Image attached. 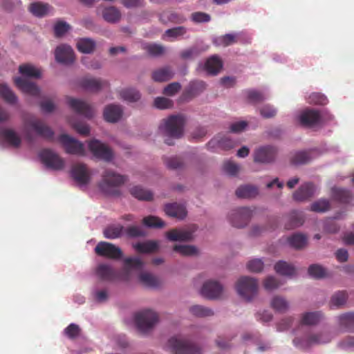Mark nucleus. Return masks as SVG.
Returning a JSON list of instances; mask_svg holds the SVG:
<instances>
[{"mask_svg":"<svg viewBox=\"0 0 354 354\" xmlns=\"http://www.w3.org/2000/svg\"><path fill=\"white\" fill-rule=\"evenodd\" d=\"M194 226L189 229H172L166 232L167 239L171 241H189L193 239Z\"/></svg>","mask_w":354,"mask_h":354,"instance_id":"obj_17","label":"nucleus"},{"mask_svg":"<svg viewBox=\"0 0 354 354\" xmlns=\"http://www.w3.org/2000/svg\"><path fill=\"white\" fill-rule=\"evenodd\" d=\"M186 120L183 115H171L162 119L159 127L160 133L165 138L167 145H173V139H179L184 134Z\"/></svg>","mask_w":354,"mask_h":354,"instance_id":"obj_1","label":"nucleus"},{"mask_svg":"<svg viewBox=\"0 0 354 354\" xmlns=\"http://www.w3.org/2000/svg\"><path fill=\"white\" fill-rule=\"evenodd\" d=\"M261 115L264 118H271L277 115V110L270 104H265L259 110Z\"/></svg>","mask_w":354,"mask_h":354,"instance_id":"obj_63","label":"nucleus"},{"mask_svg":"<svg viewBox=\"0 0 354 354\" xmlns=\"http://www.w3.org/2000/svg\"><path fill=\"white\" fill-rule=\"evenodd\" d=\"M122 115V109L120 105L109 104L107 105L104 110L103 115L106 122H116Z\"/></svg>","mask_w":354,"mask_h":354,"instance_id":"obj_24","label":"nucleus"},{"mask_svg":"<svg viewBox=\"0 0 354 354\" xmlns=\"http://www.w3.org/2000/svg\"><path fill=\"white\" fill-rule=\"evenodd\" d=\"M166 347L175 354H203L202 349L196 344L176 336L168 339Z\"/></svg>","mask_w":354,"mask_h":354,"instance_id":"obj_3","label":"nucleus"},{"mask_svg":"<svg viewBox=\"0 0 354 354\" xmlns=\"http://www.w3.org/2000/svg\"><path fill=\"white\" fill-rule=\"evenodd\" d=\"M158 322V316L156 313L145 310L135 315V323L138 330L146 333L150 331Z\"/></svg>","mask_w":354,"mask_h":354,"instance_id":"obj_6","label":"nucleus"},{"mask_svg":"<svg viewBox=\"0 0 354 354\" xmlns=\"http://www.w3.org/2000/svg\"><path fill=\"white\" fill-rule=\"evenodd\" d=\"M154 106L160 109L171 108L173 106V102L164 97H158L154 100Z\"/></svg>","mask_w":354,"mask_h":354,"instance_id":"obj_62","label":"nucleus"},{"mask_svg":"<svg viewBox=\"0 0 354 354\" xmlns=\"http://www.w3.org/2000/svg\"><path fill=\"white\" fill-rule=\"evenodd\" d=\"M59 141L62 144L67 153L81 156L85 155V149L83 143L68 135H61L59 137Z\"/></svg>","mask_w":354,"mask_h":354,"instance_id":"obj_9","label":"nucleus"},{"mask_svg":"<svg viewBox=\"0 0 354 354\" xmlns=\"http://www.w3.org/2000/svg\"><path fill=\"white\" fill-rule=\"evenodd\" d=\"M139 280L144 286L149 288H157L160 283L156 277L146 272L140 274Z\"/></svg>","mask_w":354,"mask_h":354,"instance_id":"obj_39","label":"nucleus"},{"mask_svg":"<svg viewBox=\"0 0 354 354\" xmlns=\"http://www.w3.org/2000/svg\"><path fill=\"white\" fill-rule=\"evenodd\" d=\"M88 149L96 158L110 161L113 158L111 149L98 140H93L88 143Z\"/></svg>","mask_w":354,"mask_h":354,"instance_id":"obj_11","label":"nucleus"},{"mask_svg":"<svg viewBox=\"0 0 354 354\" xmlns=\"http://www.w3.org/2000/svg\"><path fill=\"white\" fill-rule=\"evenodd\" d=\"M174 251L182 256H192L197 254V248L193 245H176L174 246Z\"/></svg>","mask_w":354,"mask_h":354,"instance_id":"obj_52","label":"nucleus"},{"mask_svg":"<svg viewBox=\"0 0 354 354\" xmlns=\"http://www.w3.org/2000/svg\"><path fill=\"white\" fill-rule=\"evenodd\" d=\"M248 100L253 104L260 103L266 100L263 93L256 90H247L245 91Z\"/></svg>","mask_w":354,"mask_h":354,"instance_id":"obj_53","label":"nucleus"},{"mask_svg":"<svg viewBox=\"0 0 354 354\" xmlns=\"http://www.w3.org/2000/svg\"><path fill=\"white\" fill-rule=\"evenodd\" d=\"M174 75V72L170 66H164L153 71L151 78L157 82H167Z\"/></svg>","mask_w":354,"mask_h":354,"instance_id":"obj_27","label":"nucleus"},{"mask_svg":"<svg viewBox=\"0 0 354 354\" xmlns=\"http://www.w3.org/2000/svg\"><path fill=\"white\" fill-rule=\"evenodd\" d=\"M165 212L167 215L178 219L185 218L187 213L185 206L177 203L167 204L165 207Z\"/></svg>","mask_w":354,"mask_h":354,"instance_id":"obj_25","label":"nucleus"},{"mask_svg":"<svg viewBox=\"0 0 354 354\" xmlns=\"http://www.w3.org/2000/svg\"><path fill=\"white\" fill-rule=\"evenodd\" d=\"M311 158L307 151H298L291 158V162L294 165H302L308 162Z\"/></svg>","mask_w":354,"mask_h":354,"instance_id":"obj_57","label":"nucleus"},{"mask_svg":"<svg viewBox=\"0 0 354 354\" xmlns=\"http://www.w3.org/2000/svg\"><path fill=\"white\" fill-rule=\"evenodd\" d=\"M348 299V295L346 291H338L331 297L330 304L336 308L344 306Z\"/></svg>","mask_w":354,"mask_h":354,"instance_id":"obj_51","label":"nucleus"},{"mask_svg":"<svg viewBox=\"0 0 354 354\" xmlns=\"http://www.w3.org/2000/svg\"><path fill=\"white\" fill-rule=\"evenodd\" d=\"M56 60L62 64H71L74 62L75 56L72 48L68 45H60L55 50Z\"/></svg>","mask_w":354,"mask_h":354,"instance_id":"obj_19","label":"nucleus"},{"mask_svg":"<svg viewBox=\"0 0 354 354\" xmlns=\"http://www.w3.org/2000/svg\"><path fill=\"white\" fill-rule=\"evenodd\" d=\"M315 186L311 183H306L299 187L293 194V198L297 201H304L309 199L315 193Z\"/></svg>","mask_w":354,"mask_h":354,"instance_id":"obj_22","label":"nucleus"},{"mask_svg":"<svg viewBox=\"0 0 354 354\" xmlns=\"http://www.w3.org/2000/svg\"><path fill=\"white\" fill-rule=\"evenodd\" d=\"M223 292L222 285L216 281L209 280L206 281L202 288L201 295L208 299H214L219 298Z\"/></svg>","mask_w":354,"mask_h":354,"instance_id":"obj_14","label":"nucleus"},{"mask_svg":"<svg viewBox=\"0 0 354 354\" xmlns=\"http://www.w3.org/2000/svg\"><path fill=\"white\" fill-rule=\"evenodd\" d=\"M287 221L285 224V228L291 230L298 227L303 225L304 222L302 212L298 211L291 212L286 217Z\"/></svg>","mask_w":354,"mask_h":354,"instance_id":"obj_28","label":"nucleus"},{"mask_svg":"<svg viewBox=\"0 0 354 354\" xmlns=\"http://www.w3.org/2000/svg\"><path fill=\"white\" fill-rule=\"evenodd\" d=\"M277 155V149L271 146H266L257 149L254 160L257 162L269 163L274 161Z\"/></svg>","mask_w":354,"mask_h":354,"instance_id":"obj_18","label":"nucleus"},{"mask_svg":"<svg viewBox=\"0 0 354 354\" xmlns=\"http://www.w3.org/2000/svg\"><path fill=\"white\" fill-rule=\"evenodd\" d=\"M223 67V62L217 55H213L207 59L205 68L211 75H216Z\"/></svg>","mask_w":354,"mask_h":354,"instance_id":"obj_33","label":"nucleus"},{"mask_svg":"<svg viewBox=\"0 0 354 354\" xmlns=\"http://www.w3.org/2000/svg\"><path fill=\"white\" fill-rule=\"evenodd\" d=\"M270 306L277 313H285L288 310L290 304L284 297L277 295L272 299Z\"/></svg>","mask_w":354,"mask_h":354,"instance_id":"obj_34","label":"nucleus"},{"mask_svg":"<svg viewBox=\"0 0 354 354\" xmlns=\"http://www.w3.org/2000/svg\"><path fill=\"white\" fill-rule=\"evenodd\" d=\"M189 312L193 315L198 317H205L214 315V312L212 309L200 305L191 306L189 308Z\"/></svg>","mask_w":354,"mask_h":354,"instance_id":"obj_48","label":"nucleus"},{"mask_svg":"<svg viewBox=\"0 0 354 354\" xmlns=\"http://www.w3.org/2000/svg\"><path fill=\"white\" fill-rule=\"evenodd\" d=\"M289 245L297 250L304 248L307 244V237L304 234L296 233L288 238Z\"/></svg>","mask_w":354,"mask_h":354,"instance_id":"obj_37","label":"nucleus"},{"mask_svg":"<svg viewBox=\"0 0 354 354\" xmlns=\"http://www.w3.org/2000/svg\"><path fill=\"white\" fill-rule=\"evenodd\" d=\"M142 223L145 225L153 228H161L165 225L163 221L154 216L145 217L142 220Z\"/></svg>","mask_w":354,"mask_h":354,"instance_id":"obj_56","label":"nucleus"},{"mask_svg":"<svg viewBox=\"0 0 354 354\" xmlns=\"http://www.w3.org/2000/svg\"><path fill=\"white\" fill-rule=\"evenodd\" d=\"M143 49L152 57H158L165 53V48L162 45L157 44H146L143 45Z\"/></svg>","mask_w":354,"mask_h":354,"instance_id":"obj_49","label":"nucleus"},{"mask_svg":"<svg viewBox=\"0 0 354 354\" xmlns=\"http://www.w3.org/2000/svg\"><path fill=\"white\" fill-rule=\"evenodd\" d=\"M95 47V42L88 38L80 39L77 43V49L84 53H91Z\"/></svg>","mask_w":354,"mask_h":354,"instance_id":"obj_46","label":"nucleus"},{"mask_svg":"<svg viewBox=\"0 0 354 354\" xmlns=\"http://www.w3.org/2000/svg\"><path fill=\"white\" fill-rule=\"evenodd\" d=\"M0 137L8 143L9 146L18 148L21 143V140L17 133L12 129H3L0 131Z\"/></svg>","mask_w":354,"mask_h":354,"instance_id":"obj_26","label":"nucleus"},{"mask_svg":"<svg viewBox=\"0 0 354 354\" xmlns=\"http://www.w3.org/2000/svg\"><path fill=\"white\" fill-rule=\"evenodd\" d=\"M252 216V210L246 207H239L231 211L229 215V221L232 225L242 228L248 225Z\"/></svg>","mask_w":354,"mask_h":354,"instance_id":"obj_7","label":"nucleus"},{"mask_svg":"<svg viewBox=\"0 0 354 354\" xmlns=\"http://www.w3.org/2000/svg\"><path fill=\"white\" fill-rule=\"evenodd\" d=\"M124 268L127 272L141 270L144 263L139 257H129L124 259Z\"/></svg>","mask_w":354,"mask_h":354,"instance_id":"obj_44","label":"nucleus"},{"mask_svg":"<svg viewBox=\"0 0 354 354\" xmlns=\"http://www.w3.org/2000/svg\"><path fill=\"white\" fill-rule=\"evenodd\" d=\"M330 203L326 199H319L310 205V210L315 212H324L330 209Z\"/></svg>","mask_w":354,"mask_h":354,"instance_id":"obj_55","label":"nucleus"},{"mask_svg":"<svg viewBox=\"0 0 354 354\" xmlns=\"http://www.w3.org/2000/svg\"><path fill=\"white\" fill-rule=\"evenodd\" d=\"M19 73L28 77L39 78L41 77V72L32 65L22 64L19 67Z\"/></svg>","mask_w":354,"mask_h":354,"instance_id":"obj_45","label":"nucleus"},{"mask_svg":"<svg viewBox=\"0 0 354 354\" xmlns=\"http://www.w3.org/2000/svg\"><path fill=\"white\" fill-rule=\"evenodd\" d=\"M97 277L106 281H113L118 279V272L109 265L105 263L100 264L96 268Z\"/></svg>","mask_w":354,"mask_h":354,"instance_id":"obj_23","label":"nucleus"},{"mask_svg":"<svg viewBox=\"0 0 354 354\" xmlns=\"http://www.w3.org/2000/svg\"><path fill=\"white\" fill-rule=\"evenodd\" d=\"M124 232L130 238L142 237L146 235L145 232L140 227L135 225L124 228Z\"/></svg>","mask_w":354,"mask_h":354,"instance_id":"obj_58","label":"nucleus"},{"mask_svg":"<svg viewBox=\"0 0 354 354\" xmlns=\"http://www.w3.org/2000/svg\"><path fill=\"white\" fill-rule=\"evenodd\" d=\"M0 95L9 104H15L18 101L15 93L4 83H0Z\"/></svg>","mask_w":354,"mask_h":354,"instance_id":"obj_36","label":"nucleus"},{"mask_svg":"<svg viewBox=\"0 0 354 354\" xmlns=\"http://www.w3.org/2000/svg\"><path fill=\"white\" fill-rule=\"evenodd\" d=\"M39 156L41 162L49 169L61 170L64 167V160L50 149H43Z\"/></svg>","mask_w":354,"mask_h":354,"instance_id":"obj_8","label":"nucleus"},{"mask_svg":"<svg viewBox=\"0 0 354 354\" xmlns=\"http://www.w3.org/2000/svg\"><path fill=\"white\" fill-rule=\"evenodd\" d=\"M133 247L140 253H151L156 251L158 248L157 242L153 241L138 243Z\"/></svg>","mask_w":354,"mask_h":354,"instance_id":"obj_43","label":"nucleus"},{"mask_svg":"<svg viewBox=\"0 0 354 354\" xmlns=\"http://www.w3.org/2000/svg\"><path fill=\"white\" fill-rule=\"evenodd\" d=\"M124 231V227L120 225H111L106 227L103 234L105 238L115 239L120 237Z\"/></svg>","mask_w":354,"mask_h":354,"instance_id":"obj_38","label":"nucleus"},{"mask_svg":"<svg viewBox=\"0 0 354 354\" xmlns=\"http://www.w3.org/2000/svg\"><path fill=\"white\" fill-rule=\"evenodd\" d=\"M71 176L80 185H84L91 180V173L86 165L83 163H77L73 165Z\"/></svg>","mask_w":354,"mask_h":354,"instance_id":"obj_12","label":"nucleus"},{"mask_svg":"<svg viewBox=\"0 0 354 354\" xmlns=\"http://www.w3.org/2000/svg\"><path fill=\"white\" fill-rule=\"evenodd\" d=\"M323 318L321 311L307 312L302 314L300 323L302 325L313 326L319 323Z\"/></svg>","mask_w":354,"mask_h":354,"instance_id":"obj_29","label":"nucleus"},{"mask_svg":"<svg viewBox=\"0 0 354 354\" xmlns=\"http://www.w3.org/2000/svg\"><path fill=\"white\" fill-rule=\"evenodd\" d=\"M332 194L336 201L342 203H348L352 199L351 193L348 190L342 188H333Z\"/></svg>","mask_w":354,"mask_h":354,"instance_id":"obj_41","label":"nucleus"},{"mask_svg":"<svg viewBox=\"0 0 354 354\" xmlns=\"http://www.w3.org/2000/svg\"><path fill=\"white\" fill-rule=\"evenodd\" d=\"M68 104L74 111L86 118L90 119L94 116V109L90 104L84 101L74 98H69L68 100Z\"/></svg>","mask_w":354,"mask_h":354,"instance_id":"obj_15","label":"nucleus"},{"mask_svg":"<svg viewBox=\"0 0 354 354\" xmlns=\"http://www.w3.org/2000/svg\"><path fill=\"white\" fill-rule=\"evenodd\" d=\"M26 126L30 127L41 137L46 139H52L53 137L54 133L51 129L40 120L31 119L26 122Z\"/></svg>","mask_w":354,"mask_h":354,"instance_id":"obj_16","label":"nucleus"},{"mask_svg":"<svg viewBox=\"0 0 354 354\" xmlns=\"http://www.w3.org/2000/svg\"><path fill=\"white\" fill-rule=\"evenodd\" d=\"M308 101L311 104L324 105L327 103L328 100L326 97L323 94L319 93H313L310 95Z\"/></svg>","mask_w":354,"mask_h":354,"instance_id":"obj_64","label":"nucleus"},{"mask_svg":"<svg viewBox=\"0 0 354 354\" xmlns=\"http://www.w3.org/2000/svg\"><path fill=\"white\" fill-rule=\"evenodd\" d=\"M308 274L315 279H321L326 276L325 269L319 264H312L308 270Z\"/></svg>","mask_w":354,"mask_h":354,"instance_id":"obj_54","label":"nucleus"},{"mask_svg":"<svg viewBox=\"0 0 354 354\" xmlns=\"http://www.w3.org/2000/svg\"><path fill=\"white\" fill-rule=\"evenodd\" d=\"M48 5L41 2L32 3L29 6V11L36 17H43L46 15L48 11Z\"/></svg>","mask_w":354,"mask_h":354,"instance_id":"obj_47","label":"nucleus"},{"mask_svg":"<svg viewBox=\"0 0 354 354\" xmlns=\"http://www.w3.org/2000/svg\"><path fill=\"white\" fill-rule=\"evenodd\" d=\"M102 16L105 21L109 23H115L120 20L121 14L115 7L111 6L104 9Z\"/></svg>","mask_w":354,"mask_h":354,"instance_id":"obj_40","label":"nucleus"},{"mask_svg":"<svg viewBox=\"0 0 354 354\" xmlns=\"http://www.w3.org/2000/svg\"><path fill=\"white\" fill-rule=\"evenodd\" d=\"M121 98L124 100L134 102H137L140 98V93L134 88H125L120 93Z\"/></svg>","mask_w":354,"mask_h":354,"instance_id":"obj_50","label":"nucleus"},{"mask_svg":"<svg viewBox=\"0 0 354 354\" xmlns=\"http://www.w3.org/2000/svg\"><path fill=\"white\" fill-rule=\"evenodd\" d=\"M16 86L23 93L32 96H38L40 90L35 83L31 82L24 77H16L14 80Z\"/></svg>","mask_w":354,"mask_h":354,"instance_id":"obj_20","label":"nucleus"},{"mask_svg":"<svg viewBox=\"0 0 354 354\" xmlns=\"http://www.w3.org/2000/svg\"><path fill=\"white\" fill-rule=\"evenodd\" d=\"M205 83L203 81L191 82L186 88L184 95L189 98L194 97L205 89Z\"/></svg>","mask_w":354,"mask_h":354,"instance_id":"obj_32","label":"nucleus"},{"mask_svg":"<svg viewBox=\"0 0 354 354\" xmlns=\"http://www.w3.org/2000/svg\"><path fill=\"white\" fill-rule=\"evenodd\" d=\"M299 122L303 126L312 127L321 124L322 116L317 110L308 109L301 113Z\"/></svg>","mask_w":354,"mask_h":354,"instance_id":"obj_13","label":"nucleus"},{"mask_svg":"<svg viewBox=\"0 0 354 354\" xmlns=\"http://www.w3.org/2000/svg\"><path fill=\"white\" fill-rule=\"evenodd\" d=\"M236 289L242 298L249 301L257 294L258 283L252 277H241L236 282Z\"/></svg>","mask_w":354,"mask_h":354,"instance_id":"obj_5","label":"nucleus"},{"mask_svg":"<svg viewBox=\"0 0 354 354\" xmlns=\"http://www.w3.org/2000/svg\"><path fill=\"white\" fill-rule=\"evenodd\" d=\"M258 194V187L252 185L240 186L236 190V195L238 198H251L256 197Z\"/></svg>","mask_w":354,"mask_h":354,"instance_id":"obj_31","label":"nucleus"},{"mask_svg":"<svg viewBox=\"0 0 354 354\" xmlns=\"http://www.w3.org/2000/svg\"><path fill=\"white\" fill-rule=\"evenodd\" d=\"M127 180L125 176L120 175L111 170H106L102 175V181L100 183V188L106 194L119 195L118 188L123 185Z\"/></svg>","mask_w":354,"mask_h":354,"instance_id":"obj_2","label":"nucleus"},{"mask_svg":"<svg viewBox=\"0 0 354 354\" xmlns=\"http://www.w3.org/2000/svg\"><path fill=\"white\" fill-rule=\"evenodd\" d=\"M81 329L78 325L75 324H69L64 329V334L71 339L77 338L80 334Z\"/></svg>","mask_w":354,"mask_h":354,"instance_id":"obj_59","label":"nucleus"},{"mask_svg":"<svg viewBox=\"0 0 354 354\" xmlns=\"http://www.w3.org/2000/svg\"><path fill=\"white\" fill-rule=\"evenodd\" d=\"M330 341V336L327 333H307L301 337H295L294 344L301 348H307L313 345L325 344Z\"/></svg>","mask_w":354,"mask_h":354,"instance_id":"obj_4","label":"nucleus"},{"mask_svg":"<svg viewBox=\"0 0 354 354\" xmlns=\"http://www.w3.org/2000/svg\"><path fill=\"white\" fill-rule=\"evenodd\" d=\"M80 86L84 90L97 92L107 85V82L101 79L85 77L80 80Z\"/></svg>","mask_w":354,"mask_h":354,"instance_id":"obj_21","label":"nucleus"},{"mask_svg":"<svg viewBox=\"0 0 354 354\" xmlns=\"http://www.w3.org/2000/svg\"><path fill=\"white\" fill-rule=\"evenodd\" d=\"M274 270L277 273L288 277L294 276L296 274L295 268L286 261H279L274 265Z\"/></svg>","mask_w":354,"mask_h":354,"instance_id":"obj_35","label":"nucleus"},{"mask_svg":"<svg viewBox=\"0 0 354 354\" xmlns=\"http://www.w3.org/2000/svg\"><path fill=\"white\" fill-rule=\"evenodd\" d=\"M95 252L98 256L111 259H120L122 257V251L119 247L106 241L99 242Z\"/></svg>","mask_w":354,"mask_h":354,"instance_id":"obj_10","label":"nucleus"},{"mask_svg":"<svg viewBox=\"0 0 354 354\" xmlns=\"http://www.w3.org/2000/svg\"><path fill=\"white\" fill-rule=\"evenodd\" d=\"M339 327L345 331L354 329V311L341 314L337 317Z\"/></svg>","mask_w":354,"mask_h":354,"instance_id":"obj_30","label":"nucleus"},{"mask_svg":"<svg viewBox=\"0 0 354 354\" xmlns=\"http://www.w3.org/2000/svg\"><path fill=\"white\" fill-rule=\"evenodd\" d=\"M70 28L69 24L63 21H58L54 26V32L56 37L64 35Z\"/></svg>","mask_w":354,"mask_h":354,"instance_id":"obj_60","label":"nucleus"},{"mask_svg":"<svg viewBox=\"0 0 354 354\" xmlns=\"http://www.w3.org/2000/svg\"><path fill=\"white\" fill-rule=\"evenodd\" d=\"M263 262L260 259H254L250 261L247 264V268L249 271L253 272H260L263 269Z\"/></svg>","mask_w":354,"mask_h":354,"instance_id":"obj_61","label":"nucleus"},{"mask_svg":"<svg viewBox=\"0 0 354 354\" xmlns=\"http://www.w3.org/2000/svg\"><path fill=\"white\" fill-rule=\"evenodd\" d=\"M131 194L140 201H151L153 198V194L140 186H135L130 189Z\"/></svg>","mask_w":354,"mask_h":354,"instance_id":"obj_42","label":"nucleus"}]
</instances>
